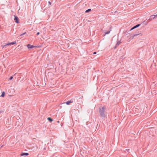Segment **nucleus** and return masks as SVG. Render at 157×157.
Segmentation results:
<instances>
[{
  "label": "nucleus",
  "instance_id": "obj_1",
  "mask_svg": "<svg viewBox=\"0 0 157 157\" xmlns=\"http://www.w3.org/2000/svg\"><path fill=\"white\" fill-rule=\"evenodd\" d=\"M106 109L105 106H103L102 108H100L99 109V112L100 115L102 117H104L105 115V112Z\"/></svg>",
  "mask_w": 157,
  "mask_h": 157
},
{
  "label": "nucleus",
  "instance_id": "obj_2",
  "mask_svg": "<svg viewBox=\"0 0 157 157\" xmlns=\"http://www.w3.org/2000/svg\"><path fill=\"white\" fill-rule=\"evenodd\" d=\"M14 20L15 21V22L17 23H18V19L17 17L15 15L14 16Z\"/></svg>",
  "mask_w": 157,
  "mask_h": 157
},
{
  "label": "nucleus",
  "instance_id": "obj_3",
  "mask_svg": "<svg viewBox=\"0 0 157 157\" xmlns=\"http://www.w3.org/2000/svg\"><path fill=\"white\" fill-rule=\"evenodd\" d=\"M16 43V42L14 41L13 42H12L10 43L6 44L5 45V46H7V45H13V44H15Z\"/></svg>",
  "mask_w": 157,
  "mask_h": 157
},
{
  "label": "nucleus",
  "instance_id": "obj_4",
  "mask_svg": "<svg viewBox=\"0 0 157 157\" xmlns=\"http://www.w3.org/2000/svg\"><path fill=\"white\" fill-rule=\"evenodd\" d=\"M27 47L29 49H31L33 48H34L35 47L33 46V45H32L30 44H28L27 45Z\"/></svg>",
  "mask_w": 157,
  "mask_h": 157
},
{
  "label": "nucleus",
  "instance_id": "obj_5",
  "mask_svg": "<svg viewBox=\"0 0 157 157\" xmlns=\"http://www.w3.org/2000/svg\"><path fill=\"white\" fill-rule=\"evenodd\" d=\"M140 25V24L137 25H136L134 26L131 29H130V30H133V29L139 27Z\"/></svg>",
  "mask_w": 157,
  "mask_h": 157
},
{
  "label": "nucleus",
  "instance_id": "obj_6",
  "mask_svg": "<svg viewBox=\"0 0 157 157\" xmlns=\"http://www.w3.org/2000/svg\"><path fill=\"white\" fill-rule=\"evenodd\" d=\"M155 18V16L154 15H152L151 16L150 18L149 19L150 21H151L152 19Z\"/></svg>",
  "mask_w": 157,
  "mask_h": 157
},
{
  "label": "nucleus",
  "instance_id": "obj_7",
  "mask_svg": "<svg viewBox=\"0 0 157 157\" xmlns=\"http://www.w3.org/2000/svg\"><path fill=\"white\" fill-rule=\"evenodd\" d=\"M29 155V154L27 153H22L21 154V156H22L24 155Z\"/></svg>",
  "mask_w": 157,
  "mask_h": 157
},
{
  "label": "nucleus",
  "instance_id": "obj_8",
  "mask_svg": "<svg viewBox=\"0 0 157 157\" xmlns=\"http://www.w3.org/2000/svg\"><path fill=\"white\" fill-rule=\"evenodd\" d=\"M5 94V93L3 91L2 93V94L0 96L1 97H4V96Z\"/></svg>",
  "mask_w": 157,
  "mask_h": 157
},
{
  "label": "nucleus",
  "instance_id": "obj_9",
  "mask_svg": "<svg viewBox=\"0 0 157 157\" xmlns=\"http://www.w3.org/2000/svg\"><path fill=\"white\" fill-rule=\"evenodd\" d=\"M91 9H89L88 10H86L85 11V12L86 13H87L90 12V11H91Z\"/></svg>",
  "mask_w": 157,
  "mask_h": 157
},
{
  "label": "nucleus",
  "instance_id": "obj_10",
  "mask_svg": "<svg viewBox=\"0 0 157 157\" xmlns=\"http://www.w3.org/2000/svg\"><path fill=\"white\" fill-rule=\"evenodd\" d=\"M48 120L50 121V122H52L53 121V120L50 117H48L47 118Z\"/></svg>",
  "mask_w": 157,
  "mask_h": 157
},
{
  "label": "nucleus",
  "instance_id": "obj_11",
  "mask_svg": "<svg viewBox=\"0 0 157 157\" xmlns=\"http://www.w3.org/2000/svg\"><path fill=\"white\" fill-rule=\"evenodd\" d=\"M72 102L71 101H68L66 102V103L67 105H69L70 103Z\"/></svg>",
  "mask_w": 157,
  "mask_h": 157
},
{
  "label": "nucleus",
  "instance_id": "obj_12",
  "mask_svg": "<svg viewBox=\"0 0 157 157\" xmlns=\"http://www.w3.org/2000/svg\"><path fill=\"white\" fill-rule=\"evenodd\" d=\"M110 31H108L105 32V34L104 35V36H105V35H106V34H109L110 33Z\"/></svg>",
  "mask_w": 157,
  "mask_h": 157
},
{
  "label": "nucleus",
  "instance_id": "obj_13",
  "mask_svg": "<svg viewBox=\"0 0 157 157\" xmlns=\"http://www.w3.org/2000/svg\"><path fill=\"white\" fill-rule=\"evenodd\" d=\"M138 35V34H135L134 36H132V39H133L134 37L135 36H137Z\"/></svg>",
  "mask_w": 157,
  "mask_h": 157
},
{
  "label": "nucleus",
  "instance_id": "obj_14",
  "mask_svg": "<svg viewBox=\"0 0 157 157\" xmlns=\"http://www.w3.org/2000/svg\"><path fill=\"white\" fill-rule=\"evenodd\" d=\"M121 43L120 41H118L117 43V46L119 45Z\"/></svg>",
  "mask_w": 157,
  "mask_h": 157
},
{
  "label": "nucleus",
  "instance_id": "obj_15",
  "mask_svg": "<svg viewBox=\"0 0 157 157\" xmlns=\"http://www.w3.org/2000/svg\"><path fill=\"white\" fill-rule=\"evenodd\" d=\"M26 33V32L24 33H22V34H21L20 35V36H23V35H24Z\"/></svg>",
  "mask_w": 157,
  "mask_h": 157
},
{
  "label": "nucleus",
  "instance_id": "obj_16",
  "mask_svg": "<svg viewBox=\"0 0 157 157\" xmlns=\"http://www.w3.org/2000/svg\"><path fill=\"white\" fill-rule=\"evenodd\" d=\"M48 3L49 5H51V2L50 1L48 2Z\"/></svg>",
  "mask_w": 157,
  "mask_h": 157
},
{
  "label": "nucleus",
  "instance_id": "obj_17",
  "mask_svg": "<svg viewBox=\"0 0 157 157\" xmlns=\"http://www.w3.org/2000/svg\"><path fill=\"white\" fill-rule=\"evenodd\" d=\"M13 77L12 76H11V77H10V78H9V79L10 80H12L13 79Z\"/></svg>",
  "mask_w": 157,
  "mask_h": 157
},
{
  "label": "nucleus",
  "instance_id": "obj_18",
  "mask_svg": "<svg viewBox=\"0 0 157 157\" xmlns=\"http://www.w3.org/2000/svg\"><path fill=\"white\" fill-rule=\"evenodd\" d=\"M39 34H40V32H38V33H37L36 35H39Z\"/></svg>",
  "mask_w": 157,
  "mask_h": 157
},
{
  "label": "nucleus",
  "instance_id": "obj_19",
  "mask_svg": "<svg viewBox=\"0 0 157 157\" xmlns=\"http://www.w3.org/2000/svg\"><path fill=\"white\" fill-rule=\"evenodd\" d=\"M154 15V16H155V18L156 17H157V14L156 15Z\"/></svg>",
  "mask_w": 157,
  "mask_h": 157
},
{
  "label": "nucleus",
  "instance_id": "obj_20",
  "mask_svg": "<svg viewBox=\"0 0 157 157\" xmlns=\"http://www.w3.org/2000/svg\"><path fill=\"white\" fill-rule=\"evenodd\" d=\"M93 54H96V52H93Z\"/></svg>",
  "mask_w": 157,
  "mask_h": 157
},
{
  "label": "nucleus",
  "instance_id": "obj_21",
  "mask_svg": "<svg viewBox=\"0 0 157 157\" xmlns=\"http://www.w3.org/2000/svg\"><path fill=\"white\" fill-rule=\"evenodd\" d=\"M1 112H2L0 111V113H1Z\"/></svg>",
  "mask_w": 157,
  "mask_h": 157
}]
</instances>
